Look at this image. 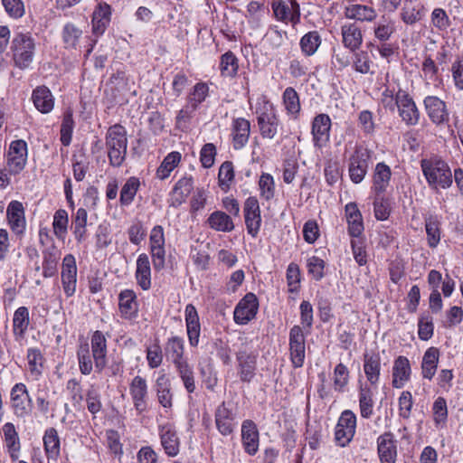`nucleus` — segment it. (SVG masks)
Segmentation results:
<instances>
[{
	"mask_svg": "<svg viewBox=\"0 0 463 463\" xmlns=\"http://www.w3.org/2000/svg\"><path fill=\"white\" fill-rule=\"evenodd\" d=\"M91 354L98 373L102 372L107 365V338L99 331H95L90 338Z\"/></svg>",
	"mask_w": 463,
	"mask_h": 463,
	"instance_id": "a211bd4d",
	"label": "nucleus"
},
{
	"mask_svg": "<svg viewBox=\"0 0 463 463\" xmlns=\"http://www.w3.org/2000/svg\"><path fill=\"white\" fill-rule=\"evenodd\" d=\"M353 68L355 71L366 74L370 71L372 61L365 51H355L353 52Z\"/></svg>",
	"mask_w": 463,
	"mask_h": 463,
	"instance_id": "338daca9",
	"label": "nucleus"
},
{
	"mask_svg": "<svg viewBox=\"0 0 463 463\" xmlns=\"http://www.w3.org/2000/svg\"><path fill=\"white\" fill-rule=\"evenodd\" d=\"M55 389L52 383L43 381L37 386V392L35 394L36 403L39 411L46 414L52 405H55L54 396Z\"/></svg>",
	"mask_w": 463,
	"mask_h": 463,
	"instance_id": "2f4dec72",
	"label": "nucleus"
},
{
	"mask_svg": "<svg viewBox=\"0 0 463 463\" xmlns=\"http://www.w3.org/2000/svg\"><path fill=\"white\" fill-rule=\"evenodd\" d=\"M214 420L218 431L222 436L232 434L237 427L236 414L225 402L217 406L214 412Z\"/></svg>",
	"mask_w": 463,
	"mask_h": 463,
	"instance_id": "4468645a",
	"label": "nucleus"
},
{
	"mask_svg": "<svg viewBox=\"0 0 463 463\" xmlns=\"http://www.w3.org/2000/svg\"><path fill=\"white\" fill-rule=\"evenodd\" d=\"M369 158V151L366 148L355 147L348 164L349 176L353 183L360 184L364 180L367 173Z\"/></svg>",
	"mask_w": 463,
	"mask_h": 463,
	"instance_id": "9d476101",
	"label": "nucleus"
},
{
	"mask_svg": "<svg viewBox=\"0 0 463 463\" xmlns=\"http://www.w3.org/2000/svg\"><path fill=\"white\" fill-rule=\"evenodd\" d=\"M165 233L161 225H156L150 232L149 250L153 266L156 270H161L165 266Z\"/></svg>",
	"mask_w": 463,
	"mask_h": 463,
	"instance_id": "6e6552de",
	"label": "nucleus"
},
{
	"mask_svg": "<svg viewBox=\"0 0 463 463\" xmlns=\"http://www.w3.org/2000/svg\"><path fill=\"white\" fill-rule=\"evenodd\" d=\"M74 127L75 122L72 117V110L68 109L63 113V118L60 128V141L63 146H67L71 143Z\"/></svg>",
	"mask_w": 463,
	"mask_h": 463,
	"instance_id": "6e6d98bb",
	"label": "nucleus"
},
{
	"mask_svg": "<svg viewBox=\"0 0 463 463\" xmlns=\"http://www.w3.org/2000/svg\"><path fill=\"white\" fill-rule=\"evenodd\" d=\"M4 446L13 461L18 460L21 451V441L15 426L6 422L2 427Z\"/></svg>",
	"mask_w": 463,
	"mask_h": 463,
	"instance_id": "393cba45",
	"label": "nucleus"
},
{
	"mask_svg": "<svg viewBox=\"0 0 463 463\" xmlns=\"http://www.w3.org/2000/svg\"><path fill=\"white\" fill-rule=\"evenodd\" d=\"M256 115L260 136L263 138L273 139L281 126L273 104L268 100L258 103Z\"/></svg>",
	"mask_w": 463,
	"mask_h": 463,
	"instance_id": "20e7f679",
	"label": "nucleus"
},
{
	"mask_svg": "<svg viewBox=\"0 0 463 463\" xmlns=\"http://www.w3.org/2000/svg\"><path fill=\"white\" fill-rule=\"evenodd\" d=\"M209 95V87L205 82H197L187 97V107L191 108L192 111L197 109L207 96Z\"/></svg>",
	"mask_w": 463,
	"mask_h": 463,
	"instance_id": "603ef678",
	"label": "nucleus"
},
{
	"mask_svg": "<svg viewBox=\"0 0 463 463\" xmlns=\"http://www.w3.org/2000/svg\"><path fill=\"white\" fill-rule=\"evenodd\" d=\"M426 15V8L421 3L406 0L401 9L400 18L406 25H413Z\"/></svg>",
	"mask_w": 463,
	"mask_h": 463,
	"instance_id": "473e14b6",
	"label": "nucleus"
},
{
	"mask_svg": "<svg viewBox=\"0 0 463 463\" xmlns=\"http://www.w3.org/2000/svg\"><path fill=\"white\" fill-rule=\"evenodd\" d=\"M140 187V180L136 176L128 178L121 187L119 203L122 206L130 205Z\"/></svg>",
	"mask_w": 463,
	"mask_h": 463,
	"instance_id": "8fccbe9b",
	"label": "nucleus"
},
{
	"mask_svg": "<svg viewBox=\"0 0 463 463\" xmlns=\"http://www.w3.org/2000/svg\"><path fill=\"white\" fill-rule=\"evenodd\" d=\"M175 369L187 392L193 393L196 389L193 367L189 363H185Z\"/></svg>",
	"mask_w": 463,
	"mask_h": 463,
	"instance_id": "052dcab7",
	"label": "nucleus"
},
{
	"mask_svg": "<svg viewBox=\"0 0 463 463\" xmlns=\"http://www.w3.org/2000/svg\"><path fill=\"white\" fill-rule=\"evenodd\" d=\"M29 310L25 307H18L13 318V332L16 341H21L29 326Z\"/></svg>",
	"mask_w": 463,
	"mask_h": 463,
	"instance_id": "79ce46f5",
	"label": "nucleus"
},
{
	"mask_svg": "<svg viewBox=\"0 0 463 463\" xmlns=\"http://www.w3.org/2000/svg\"><path fill=\"white\" fill-rule=\"evenodd\" d=\"M434 333L433 318L430 314H422L418 320V335L422 341L430 339Z\"/></svg>",
	"mask_w": 463,
	"mask_h": 463,
	"instance_id": "680f3d73",
	"label": "nucleus"
},
{
	"mask_svg": "<svg viewBox=\"0 0 463 463\" xmlns=\"http://www.w3.org/2000/svg\"><path fill=\"white\" fill-rule=\"evenodd\" d=\"M250 122L243 118H237L232 122V145L236 150L241 149L249 141Z\"/></svg>",
	"mask_w": 463,
	"mask_h": 463,
	"instance_id": "c9c22d12",
	"label": "nucleus"
},
{
	"mask_svg": "<svg viewBox=\"0 0 463 463\" xmlns=\"http://www.w3.org/2000/svg\"><path fill=\"white\" fill-rule=\"evenodd\" d=\"M348 234L353 238H360L364 232L363 217L355 203H348L345 206Z\"/></svg>",
	"mask_w": 463,
	"mask_h": 463,
	"instance_id": "c85d7f7f",
	"label": "nucleus"
},
{
	"mask_svg": "<svg viewBox=\"0 0 463 463\" xmlns=\"http://www.w3.org/2000/svg\"><path fill=\"white\" fill-rule=\"evenodd\" d=\"M61 279L63 289L68 297L74 294L77 283V265L75 257L68 254L62 260Z\"/></svg>",
	"mask_w": 463,
	"mask_h": 463,
	"instance_id": "b1692460",
	"label": "nucleus"
},
{
	"mask_svg": "<svg viewBox=\"0 0 463 463\" xmlns=\"http://www.w3.org/2000/svg\"><path fill=\"white\" fill-rule=\"evenodd\" d=\"M432 418L436 428H443L448 420V405L443 397H438L432 405Z\"/></svg>",
	"mask_w": 463,
	"mask_h": 463,
	"instance_id": "4d7b16f0",
	"label": "nucleus"
},
{
	"mask_svg": "<svg viewBox=\"0 0 463 463\" xmlns=\"http://www.w3.org/2000/svg\"><path fill=\"white\" fill-rule=\"evenodd\" d=\"M129 393L137 413H143L146 410V400L148 395L146 380L140 375L135 376L129 384Z\"/></svg>",
	"mask_w": 463,
	"mask_h": 463,
	"instance_id": "6ab92c4d",
	"label": "nucleus"
},
{
	"mask_svg": "<svg viewBox=\"0 0 463 463\" xmlns=\"http://www.w3.org/2000/svg\"><path fill=\"white\" fill-rule=\"evenodd\" d=\"M259 188L260 196L266 201L273 198L275 194V183L273 176L268 173H263L259 180Z\"/></svg>",
	"mask_w": 463,
	"mask_h": 463,
	"instance_id": "774afa93",
	"label": "nucleus"
},
{
	"mask_svg": "<svg viewBox=\"0 0 463 463\" xmlns=\"http://www.w3.org/2000/svg\"><path fill=\"white\" fill-rule=\"evenodd\" d=\"M43 447L48 459L56 461L58 458V431L55 428H48L43 437Z\"/></svg>",
	"mask_w": 463,
	"mask_h": 463,
	"instance_id": "3c124183",
	"label": "nucleus"
},
{
	"mask_svg": "<svg viewBox=\"0 0 463 463\" xmlns=\"http://www.w3.org/2000/svg\"><path fill=\"white\" fill-rule=\"evenodd\" d=\"M397 110L402 121L406 126H416L420 118V112L412 97L404 90H398Z\"/></svg>",
	"mask_w": 463,
	"mask_h": 463,
	"instance_id": "1a4fd4ad",
	"label": "nucleus"
},
{
	"mask_svg": "<svg viewBox=\"0 0 463 463\" xmlns=\"http://www.w3.org/2000/svg\"><path fill=\"white\" fill-rule=\"evenodd\" d=\"M331 118L327 114L320 113L312 121L311 134L313 144L317 148H322L330 140Z\"/></svg>",
	"mask_w": 463,
	"mask_h": 463,
	"instance_id": "2eb2a0df",
	"label": "nucleus"
},
{
	"mask_svg": "<svg viewBox=\"0 0 463 463\" xmlns=\"http://www.w3.org/2000/svg\"><path fill=\"white\" fill-rule=\"evenodd\" d=\"M135 278L137 284L143 290H148L151 288V267L146 253H141L137 257Z\"/></svg>",
	"mask_w": 463,
	"mask_h": 463,
	"instance_id": "4c0bfd02",
	"label": "nucleus"
},
{
	"mask_svg": "<svg viewBox=\"0 0 463 463\" xmlns=\"http://www.w3.org/2000/svg\"><path fill=\"white\" fill-rule=\"evenodd\" d=\"M349 383V370L342 363L338 364L334 370V388L337 392H344Z\"/></svg>",
	"mask_w": 463,
	"mask_h": 463,
	"instance_id": "69168bd1",
	"label": "nucleus"
},
{
	"mask_svg": "<svg viewBox=\"0 0 463 463\" xmlns=\"http://www.w3.org/2000/svg\"><path fill=\"white\" fill-rule=\"evenodd\" d=\"M422 173L432 188L447 189L452 184V173L442 159L431 157L420 161Z\"/></svg>",
	"mask_w": 463,
	"mask_h": 463,
	"instance_id": "f03ea898",
	"label": "nucleus"
},
{
	"mask_svg": "<svg viewBox=\"0 0 463 463\" xmlns=\"http://www.w3.org/2000/svg\"><path fill=\"white\" fill-rule=\"evenodd\" d=\"M343 46L350 52L359 51L364 37L360 26L356 23H345L341 26Z\"/></svg>",
	"mask_w": 463,
	"mask_h": 463,
	"instance_id": "5701e85b",
	"label": "nucleus"
},
{
	"mask_svg": "<svg viewBox=\"0 0 463 463\" xmlns=\"http://www.w3.org/2000/svg\"><path fill=\"white\" fill-rule=\"evenodd\" d=\"M184 316L189 345L196 347L199 345L201 326L197 310L193 304L186 305Z\"/></svg>",
	"mask_w": 463,
	"mask_h": 463,
	"instance_id": "cd10ccee",
	"label": "nucleus"
},
{
	"mask_svg": "<svg viewBox=\"0 0 463 463\" xmlns=\"http://www.w3.org/2000/svg\"><path fill=\"white\" fill-rule=\"evenodd\" d=\"M88 213L84 208H79L73 216L72 228L75 239L81 242L85 239Z\"/></svg>",
	"mask_w": 463,
	"mask_h": 463,
	"instance_id": "13d9d810",
	"label": "nucleus"
},
{
	"mask_svg": "<svg viewBox=\"0 0 463 463\" xmlns=\"http://www.w3.org/2000/svg\"><path fill=\"white\" fill-rule=\"evenodd\" d=\"M283 104L287 112L295 118L300 111V102L298 92L292 87H288L282 95Z\"/></svg>",
	"mask_w": 463,
	"mask_h": 463,
	"instance_id": "bf43d9fd",
	"label": "nucleus"
},
{
	"mask_svg": "<svg viewBox=\"0 0 463 463\" xmlns=\"http://www.w3.org/2000/svg\"><path fill=\"white\" fill-rule=\"evenodd\" d=\"M181 154L177 151L169 153L160 164L156 170V177L160 180L166 179L172 171L178 165L181 161Z\"/></svg>",
	"mask_w": 463,
	"mask_h": 463,
	"instance_id": "864d4df0",
	"label": "nucleus"
},
{
	"mask_svg": "<svg viewBox=\"0 0 463 463\" xmlns=\"http://www.w3.org/2000/svg\"><path fill=\"white\" fill-rule=\"evenodd\" d=\"M411 367L406 356L399 355L393 361L392 368V386L402 389L411 380Z\"/></svg>",
	"mask_w": 463,
	"mask_h": 463,
	"instance_id": "412c9836",
	"label": "nucleus"
},
{
	"mask_svg": "<svg viewBox=\"0 0 463 463\" xmlns=\"http://www.w3.org/2000/svg\"><path fill=\"white\" fill-rule=\"evenodd\" d=\"M118 307L123 318L136 317L138 311L136 293L131 289L122 290L118 295Z\"/></svg>",
	"mask_w": 463,
	"mask_h": 463,
	"instance_id": "f704fd0d",
	"label": "nucleus"
},
{
	"mask_svg": "<svg viewBox=\"0 0 463 463\" xmlns=\"http://www.w3.org/2000/svg\"><path fill=\"white\" fill-rule=\"evenodd\" d=\"M161 445L168 457H175L180 450V440L174 426L166 423L159 428Z\"/></svg>",
	"mask_w": 463,
	"mask_h": 463,
	"instance_id": "a878e982",
	"label": "nucleus"
},
{
	"mask_svg": "<svg viewBox=\"0 0 463 463\" xmlns=\"http://www.w3.org/2000/svg\"><path fill=\"white\" fill-rule=\"evenodd\" d=\"M165 354L175 367L188 363L184 356V340L177 335L169 337L165 345Z\"/></svg>",
	"mask_w": 463,
	"mask_h": 463,
	"instance_id": "bb28decb",
	"label": "nucleus"
},
{
	"mask_svg": "<svg viewBox=\"0 0 463 463\" xmlns=\"http://www.w3.org/2000/svg\"><path fill=\"white\" fill-rule=\"evenodd\" d=\"M344 15L349 20L372 23L377 17V11L371 5L352 4L345 6Z\"/></svg>",
	"mask_w": 463,
	"mask_h": 463,
	"instance_id": "c756f323",
	"label": "nucleus"
},
{
	"mask_svg": "<svg viewBox=\"0 0 463 463\" xmlns=\"http://www.w3.org/2000/svg\"><path fill=\"white\" fill-rule=\"evenodd\" d=\"M111 18V6L105 3L99 2L95 7L92 14V31L97 36L104 33Z\"/></svg>",
	"mask_w": 463,
	"mask_h": 463,
	"instance_id": "7c9ffc66",
	"label": "nucleus"
},
{
	"mask_svg": "<svg viewBox=\"0 0 463 463\" xmlns=\"http://www.w3.org/2000/svg\"><path fill=\"white\" fill-rule=\"evenodd\" d=\"M241 444L245 453L250 456L257 454L260 446V433L255 422L245 420L241 423Z\"/></svg>",
	"mask_w": 463,
	"mask_h": 463,
	"instance_id": "dca6fc26",
	"label": "nucleus"
},
{
	"mask_svg": "<svg viewBox=\"0 0 463 463\" xmlns=\"http://www.w3.org/2000/svg\"><path fill=\"white\" fill-rule=\"evenodd\" d=\"M234 179V169L233 165L231 161L223 162L218 173V183L219 186L222 190H227L230 188L232 182Z\"/></svg>",
	"mask_w": 463,
	"mask_h": 463,
	"instance_id": "e2e57ef3",
	"label": "nucleus"
},
{
	"mask_svg": "<svg viewBox=\"0 0 463 463\" xmlns=\"http://www.w3.org/2000/svg\"><path fill=\"white\" fill-rule=\"evenodd\" d=\"M194 189V179L191 176H184L177 181L174 187V199L172 205L179 206L189 196Z\"/></svg>",
	"mask_w": 463,
	"mask_h": 463,
	"instance_id": "c03bdc74",
	"label": "nucleus"
},
{
	"mask_svg": "<svg viewBox=\"0 0 463 463\" xmlns=\"http://www.w3.org/2000/svg\"><path fill=\"white\" fill-rule=\"evenodd\" d=\"M392 176L391 168L384 163H378L375 165L373 176V189L376 194H383L387 190Z\"/></svg>",
	"mask_w": 463,
	"mask_h": 463,
	"instance_id": "a19ab883",
	"label": "nucleus"
},
{
	"mask_svg": "<svg viewBox=\"0 0 463 463\" xmlns=\"http://www.w3.org/2000/svg\"><path fill=\"white\" fill-rule=\"evenodd\" d=\"M356 429V415L350 410L344 411L336 423L335 439L341 447H345L353 439Z\"/></svg>",
	"mask_w": 463,
	"mask_h": 463,
	"instance_id": "0eeeda50",
	"label": "nucleus"
},
{
	"mask_svg": "<svg viewBox=\"0 0 463 463\" xmlns=\"http://www.w3.org/2000/svg\"><path fill=\"white\" fill-rule=\"evenodd\" d=\"M259 301L255 294L247 293L236 305L233 312L234 322L246 325L252 320L258 312Z\"/></svg>",
	"mask_w": 463,
	"mask_h": 463,
	"instance_id": "f8f14e48",
	"label": "nucleus"
},
{
	"mask_svg": "<svg viewBox=\"0 0 463 463\" xmlns=\"http://www.w3.org/2000/svg\"><path fill=\"white\" fill-rule=\"evenodd\" d=\"M10 402L16 417L24 419L31 414L33 402L24 383H18L11 388Z\"/></svg>",
	"mask_w": 463,
	"mask_h": 463,
	"instance_id": "39448f33",
	"label": "nucleus"
},
{
	"mask_svg": "<svg viewBox=\"0 0 463 463\" xmlns=\"http://www.w3.org/2000/svg\"><path fill=\"white\" fill-rule=\"evenodd\" d=\"M377 452L381 463H395L397 459V441L394 435L384 432L377 438Z\"/></svg>",
	"mask_w": 463,
	"mask_h": 463,
	"instance_id": "aec40b11",
	"label": "nucleus"
},
{
	"mask_svg": "<svg viewBox=\"0 0 463 463\" xmlns=\"http://www.w3.org/2000/svg\"><path fill=\"white\" fill-rule=\"evenodd\" d=\"M82 35V31L72 24H67L62 31L65 48H76Z\"/></svg>",
	"mask_w": 463,
	"mask_h": 463,
	"instance_id": "0e129e2a",
	"label": "nucleus"
},
{
	"mask_svg": "<svg viewBox=\"0 0 463 463\" xmlns=\"http://www.w3.org/2000/svg\"><path fill=\"white\" fill-rule=\"evenodd\" d=\"M440 221L436 215H429L425 218V231L428 245L436 248L440 241Z\"/></svg>",
	"mask_w": 463,
	"mask_h": 463,
	"instance_id": "09e8293b",
	"label": "nucleus"
},
{
	"mask_svg": "<svg viewBox=\"0 0 463 463\" xmlns=\"http://www.w3.org/2000/svg\"><path fill=\"white\" fill-rule=\"evenodd\" d=\"M7 218L11 230L17 235L24 233L25 230V218L23 204L13 201L7 207Z\"/></svg>",
	"mask_w": 463,
	"mask_h": 463,
	"instance_id": "72a5a7b5",
	"label": "nucleus"
},
{
	"mask_svg": "<svg viewBox=\"0 0 463 463\" xmlns=\"http://www.w3.org/2000/svg\"><path fill=\"white\" fill-rule=\"evenodd\" d=\"M423 104L430 121L436 125H440L449 121V112L446 103L436 96H427Z\"/></svg>",
	"mask_w": 463,
	"mask_h": 463,
	"instance_id": "4be33fe9",
	"label": "nucleus"
},
{
	"mask_svg": "<svg viewBox=\"0 0 463 463\" xmlns=\"http://www.w3.org/2000/svg\"><path fill=\"white\" fill-rule=\"evenodd\" d=\"M321 43L320 33L317 31H309L301 37L299 47L305 56L310 57L317 52Z\"/></svg>",
	"mask_w": 463,
	"mask_h": 463,
	"instance_id": "a18cd8bd",
	"label": "nucleus"
},
{
	"mask_svg": "<svg viewBox=\"0 0 463 463\" xmlns=\"http://www.w3.org/2000/svg\"><path fill=\"white\" fill-rule=\"evenodd\" d=\"M289 355L294 368H301L306 357V336L299 326H294L289 331Z\"/></svg>",
	"mask_w": 463,
	"mask_h": 463,
	"instance_id": "423d86ee",
	"label": "nucleus"
},
{
	"mask_svg": "<svg viewBox=\"0 0 463 463\" xmlns=\"http://www.w3.org/2000/svg\"><path fill=\"white\" fill-rule=\"evenodd\" d=\"M440 352L439 348L429 347L422 357L421 375L424 379L431 380L436 373Z\"/></svg>",
	"mask_w": 463,
	"mask_h": 463,
	"instance_id": "ea45409f",
	"label": "nucleus"
},
{
	"mask_svg": "<svg viewBox=\"0 0 463 463\" xmlns=\"http://www.w3.org/2000/svg\"><path fill=\"white\" fill-rule=\"evenodd\" d=\"M243 214L248 233L256 238L261 226V215L260 203L255 196H250L245 200Z\"/></svg>",
	"mask_w": 463,
	"mask_h": 463,
	"instance_id": "ddd939ff",
	"label": "nucleus"
},
{
	"mask_svg": "<svg viewBox=\"0 0 463 463\" xmlns=\"http://www.w3.org/2000/svg\"><path fill=\"white\" fill-rule=\"evenodd\" d=\"M105 145L109 165L120 167L127 157L128 137L126 128L120 124L109 128L105 137Z\"/></svg>",
	"mask_w": 463,
	"mask_h": 463,
	"instance_id": "f257e3e1",
	"label": "nucleus"
},
{
	"mask_svg": "<svg viewBox=\"0 0 463 463\" xmlns=\"http://www.w3.org/2000/svg\"><path fill=\"white\" fill-rule=\"evenodd\" d=\"M373 399L372 390L365 386L359 390V410L360 415L364 419H369L373 413Z\"/></svg>",
	"mask_w": 463,
	"mask_h": 463,
	"instance_id": "5fc2aeb1",
	"label": "nucleus"
},
{
	"mask_svg": "<svg viewBox=\"0 0 463 463\" xmlns=\"http://www.w3.org/2000/svg\"><path fill=\"white\" fill-rule=\"evenodd\" d=\"M219 68L222 77L232 79L238 73L239 60L232 52L228 51L221 56Z\"/></svg>",
	"mask_w": 463,
	"mask_h": 463,
	"instance_id": "de8ad7c7",
	"label": "nucleus"
},
{
	"mask_svg": "<svg viewBox=\"0 0 463 463\" xmlns=\"http://www.w3.org/2000/svg\"><path fill=\"white\" fill-rule=\"evenodd\" d=\"M13 61L20 69L28 68L33 61L35 40L30 33H17L11 42Z\"/></svg>",
	"mask_w": 463,
	"mask_h": 463,
	"instance_id": "7ed1b4c3",
	"label": "nucleus"
},
{
	"mask_svg": "<svg viewBox=\"0 0 463 463\" xmlns=\"http://www.w3.org/2000/svg\"><path fill=\"white\" fill-rule=\"evenodd\" d=\"M32 99L35 108L42 113H48L53 109L54 99L46 87H38L34 90Z\"/></svg>",
	"mask_w": 463,
	"mask_h": 463,
	"instance_id": "37998d69",
	"label": "nucleus"
},
{
	"mask_svg": "<svg viewBox=\"0 0 463 463\" xmlns=\"http://www.w3.org/2000/svg\"><path fill=\"white\" fill-rule=\"evenodd\" d=\"M381 358L378 354L365 353L364 354V372L367 381L373 386H376L381 375Z\"/></svg>",
	"mask_w": 463,
	"mask_h": 463,
	"instance_id": "58836bf2",
	"label": "nucleus"
},
{
	"mask_svg": "<svg viewBox=\"0 0 463 463\" xmlns=\"http://www.w3.org/2000/svg\"><path fill=\"white\" fill-rule=\"evenodd\" d=\"M396 21L389 16L383 15L374 22L373 33L374 39L380 42H389L396 33Z\"/></svg>",
	"mask_w": 463,
	"mask_h": 463,
	"instance_id": "e433bc0d",
	"label": "nucleus"
},
{
	"mask_svg": "<svg viewBox=\"0 0 463 463\" xmlns=\"http://www.w3.org/2000/svg\"><path fill=\"white\" fill-rule=\"evenodd\" d=\"M207 223L213 230L222 232H230L234 229L232 218L222 211H215L210 214Z\"/></svg>",
	"mask_w": 463,
	"mask_h": 463,
	"instance_id": "49530a36",
	"label": "nucleus"
},
{
	"mask_svg": "<svg viewBox=\"0 0 463 463\" xmlns=\"http://www.w3.org/2000/svg\"><path fill=\"white\" fill-rule=\"evenodd\" d=\"M27 161V143L17 139L11 142L7 154L8 172L10 175H18L23 171Z\"/></svg>",
	"mask_w": 463,
	"mask_h": 463,
	"instance_id": "9b49d317",
	"label": "nucleus"
},
{
	"mask_svg": "<svg viewBox=\"0 0 463 463\" xmlns=\"http://www.w3.org/2000/svg\"><path fill=\"white\" fill-rule=\"evenodd\" d=\"M238 374L243 383H250L255 377L257 369V354L241 350L236 354Z\"/></svg>",
	"mask_w": 463,
	"mask_h": 463,
	"instance_id": "f3484780",
	"label": "nucleus"
}]
</instances>
